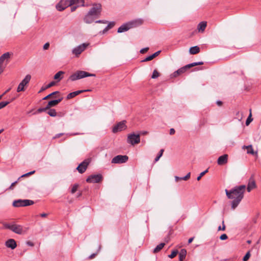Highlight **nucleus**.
Listing matches in <instances>:
<instances>
[{"label":"nucleus","mask_w":261,"mask_h":261,"mask_svg":"<svg viewBox=\"0 0 261 261\" xmlns=\"http://www.w3.org/2000/svg\"><path fill=\"white\" fill-rule=\"evenodd\" d=\"M246 187L245 185L236 186L230 190H225L227 197L229 199H233L231 202V208L235 209L244 197Z\"/></svg>","instance_id":"obj_1"},{"label":"nucleus","mask_w":261,"mask_h":261,"mask_svg":"<svg viewBox=\"0 0 261 261\" xmlns=\"http://www.w3.org/2000/svg\"><path fill=\"white\" fill-rule=\"evenodd\" d=\"M143 20L142 19H137L128 21L121 25L117 30L119 33H123L128 31V30L139 27L143 24Z\"/></svg>","instance_id":"obj_2"},{"label":"nucleus","mask_w":261,"mask_h":261,"mask_svg":"<svg viewBox=\"0 0 261 261\" xmlns=\"http://www.w3.org/2000/svg\"><path fill=\"white\" fill-rule=\"evenodd\" d=\"M95 74L90 73L84 71H77L74 73L71 74L69 77V80L71 81H74L88 76H95Z\"/></svg>","instance_id":"obj_3"},{"label":"nucleus","mask_w":261,"mask_h":261,"mask_svg":"<svg viewBox=\"0 0 261 261\" xmlns=\"http://www.w3.org/2000/svg\"><path fill=\"white\" fill-rule=\"evenodd\" d=\"M11 54L9 52L4 54L0 57V74H1L6 68L10 58Z\"/></svg>","instance_id":"obj_4"},{"label":"nucleus","mask_w":261,"mask_h":261,"mask_svg":"<svg viewBox=\"0 0 261 261\" xmlns=\"http://www.w3.org/2000/svg\"><path fill=\"white\" fill-rule=\"evenodd\" d=\"M4 227L17 234H21L25 232L23 227L19 225L5 224Z\"/></svg>","instance_id":"obj_5"},{"label":"nucleus","mask_w":261,"mask_h":261,"mask_svg":"<svg viewBox=\"0 0 261 261\" xmlns=\"http://www.w3.org/2000/svg\"><path fill=\"white\" fill-rule=\"evenodd\" d=\"M34 203V202L31 200L19 199V200L14 201L13 202V205L14 207L26 206L32 205Z\"/></svg>","instance_id":"obj_6"},{"label":"nucleus","mask_w":261,"mask_h":261,"mask_svg":"<svg viewBox=\"0 0 261 261\" xmlns=\"http://www.w3.org/2000/svg\"><path fill=\"white\" fill-rule=\"evenodd\" d=\"M127 142L133 145L138 144L140 142V135H136L134 133L129 134L127 136Z\"/></svg>","instance_id":"obj_7"},{"label":"nucleus","mask_w":261,"mask_h":261,"mask_svg":"<svg viewBox=\"0 0 261 261\" xmlns=\"http://www.w3.org/2000/svg\"><path fill=\"white\" fill-rule=\"evenodd\" d=\"M71 5L72 4L71 0H61L56 5V8L58 11H62Z\"/></svg>","instance_id":"obj_8"},{"label":"nucleus","mask_w":261,"mask_h":261,"mask_svg":"<svg viewBox=\"0 0 261 261\" xmlns=\"http://www.w3.org/2000/svg\"><path fill=\"white\" fill-rule=\"evenodd\" d=\"M101 12V5L100 4H94L92 5V7L89 11L91 14L94 15L97 18L100 15Z\"/></svg>","instance_id":"obj_9"},{"label":"nucleus","mask_w":261,"mask_h":261,"mask_svg":"<svg viewBox=\"0 0 261 261\" xmlns=\"http://www.w3.org/2000/svg\"><path fill=\"white\" fill-rule=\"evenodd\" d=\"M88 45V43H83L74 48L72 50V53L76 57H78L83 51L86 49Z\"/></svg>","instance_id":"obj_10"},{"label":"nucleus","mask_w":261,"mask_h":261,"mask_svg":"<svg viewBox=\"0 0 261 261\" xmlns=\"http://www.w3.org/2000/svg\"><path fill=\"white\" fill-rule=\"evenodd\" d=\"M128 159V157L126 155H118L113 158L111 163L113 164H122L126 163Z\"/></svg>","instance_id":"obj_11"},{"label":"nucleus","mask_w":261,"mask_h":261,"mask_svg":"<svg viewBox=\"0 0 261 261\" xmlns=\"http://www.w3.org/2000/svg\"><path fill=\"white\" fill-rule=\"evenodd\" d=\"M31 79V76L30 74L27 75L19 84L17 89V92H19L20 91H24V87L29 83Z\"/></svg>","instance_id":"obj_12"},{"label":"nucleus","mask_w":261,"mask_h":261,"mask_svg":"<svg viewBox=\"0 0 261 261\" xmlns=\"http://www.w3.org/2000/svg\"><path fill=\"white\" fill-rule=\"evenodd\" d=\"M125 123V121H122L114 125L112 129L113 133H116L118 132L125 130L127 128V126L126 125Z\"/></svg>","instance_id":"obj_13"},{"label":"nucleus","mask_w":261,"mask_h":261,"mask_svg":"<svg viewBox=\"0 0 261 261\" xmlns=\"http://www.w3.org/2000/svg\"><path fill=\"white\" fill-rule=\"evenodd\" d=\"M102 177L100 174H93L90 175L86 179L89 183H98L102 180Z\"/></svg>","instance_id":"obj_14"},{"label":"nucleus","mask_w":261,"mask_h":261,"mask_svg":"<svg viewBox=\"0 0 261 261\" xmlns=\"http://www.w3.org/2000/svg\"><path fill=\"white\" fill-rule=\"evenodd\" d=\"M88 165L89 162L85 160L77 166L76 170L79 171V173H83L86 170Z\"/></svg>","instance_id":"obj_15"},{"label":"nucleus","mask_w":261,"mask_h":261,"mask_svg":"<svg viewBox=\"0 0 261 261\" xmlns=\"http://www.w3.org/2000/svg\"><path fill=\"white\" fill-rule=\"evenodd\" d=\"M96 18H97L96 16L88 12L84 17V21L86 23H91L94 22Z\"/></svg>","instance_id":"obj_16"},{"label":"nucleus","mask_w":261,"mask_h":261,"mask_svg":"<svg viewBox=\"0 0 261 261\" xmlns=\"http://www.w3.org/2000/svg\"><path fill=\"white\" fill-rule=\"evenodd\" d=\"M256 188V183L253 176L252 175L249 179L247 190L248 192H250L252 190Z\"/></svg>","instance_id":"obj_17"},{"label":"nucleus","mask_w":261,"mask_h":261,"mask_svg":"<svg viewBox=\"0 0 261 261\" xmlns=\"http://www.w3.org/2000/svg\"><path fill=\"white\" fill-rule=\"evenodd\" d=\"M191 67H190V65L189 64H188L179 69H178L177 70H176V71H175L173 74H172V76L174 77H177V76H178L179 75L182 74V73H185L188 69L190 68Z\"/></svg>","instance_id":"obj_18"},{"label":"nucleus","mask_w":261,"mask_h":261,"mask_svg":"<svg viewBox=\"0 0 261 261\" xmlns=\"http://www.w3.org/2000/svg\"><path fill=\"white\" fill-rule=\"evenodd\" d=\"M228 155L227 154L219 156L217 160V164L220 166L226 164L228 162Z\"/></svg>","instance_id":"obj_19"},{"label":"nucleus","mask_w":261,"mask_h":261,"mask_svg":"<svg viewBox=\"0 0 261 261\" xmlns=\"http://www.w3.org/2000/svg\"><path fill=\"white\" fill-rule=\"evenodd\" d=\"M5 244L8 248H10L11 249H14L17 246L15 241L12 239H9L7 241Z\"/></svg>","instance_id":"obj_20"},{"label":"nucleus","mask_w":261,"mask_h":261,"mask_svg":"<svg viewBox=\"0 0 261 261\" xmlns=\"http://www.w3.org/2000/svg\"><path fill=\"white\" fill-rule=\"evenodd\" d=\"M89 91V90H79V91H74V92H71V93H70L69 94H68L67 95V99L72 98L74 97L75 96H76V95H79V94L82 93L83 92Z\"/></svg>","instance_id":"obj_21"},{"label":"nucleus","mask_w":261,"mask_h":261,"mask_svg":"<svg viewBox=\"0 0 261 261\" xmlns=\"http://www.w3.org/2000/svg\"><path fill=\"white\" fill-rule=\"evenodd\" d=\"M35 172V171H31L30 172H28L27 173H25L24 174H23L22 175H21L20 177L18 178V180L13 183H12L11 185L10 186V187L8 189L9 190H12L13 188V187L17 183L18 180L21 178V177H25V176H27L28 175H32L33 174H34V173Z\"/></svg>","instance_id":"obj_22"},{"label":"nucleus","mask_w":261,"mask_h":261,"mask_svg":"<svg viewBox=\"0 0 261 261\" xmlns=\"http://www.w3.org/2000/svg\"><path fill=\"white\" fill-rule=\"evenodd\" d=\"M243 148H246L247 149V153L248 154H251L252 155H257V151H254L252 146L251 145L248 146H244L243 147Z\"/></svg>","instance_id":"obj_23"},{"label":"nucleus","mask_w":261,"mask_h":261,"mask_svg":"<svg viewBox=\"0 0 261 261\" xmlns=\"http://www.w3.org/2000/svg\"><path fill=\"white\" fill-rule=\"evenodd\" d=\"M72 5H76L77 7L88 6V5L84 4V0H71Z\"/></svg>","instance_id":"obj_24"},{"label":"nucleus","mask_w":261,"mask_h":261,"mask_svg":"<svg viewBox=\"0 0 261 261\" xmlns=\"http://www.w3.org/2000/svg\"><path fill=\"white\" fill-rule=\"evenodd\" d=\"M200 51V48L198 46H193L190 48L189 53L191 55H195L199 53Z\"/></svg>","instance_id":"obj_25"},{"label":"nucleus","mask_w":261,"mask_h":261,"mask_svg":"<svg viewBox=\"0 0 261 261\" xmlns=\"http://www.w3.org/2000/svg\"><path fill=\"white\" fill-rule=\"evenodd\" d=\"M206 27V22L205 21H202L198 24V25L197 26V29L199 32H202L205 29Z\"/></svg>","instance_id":"obj_26"},{"label":"nucleus","mask_w":261,"mask_h":261,"mask_svg":"<svg viewBox=\"0 0 261 261\" xmlns=\"http://www.w3.org/2000/svg\"><path fill=\"white\" fill-rule=\"evenodd\" d=\"M64 72L62 71H60L58 72L54 76V79L56 80H57V82H59L62 79L61 75H63Z\"/></svg>","instance_id":"obj_27"},{"label":"nucleus","mask_w":261,"mask_h":261,"mask_svg":"<svg viewBox=\"0 0 261 261\" xmlns=\"http://www.w3.org/2000/svg\"><path fill=\"white\" fill-rule=\"evenodd\" d=\"M56 84V82H54V81H52L50 83H49L47 85L44 86V87H42L40 90L39 91V93L45 90L46 89H48V88H49L53 86H54Z\"/></svg>","instance_id":"obj_28"},{"label":"nucleus","mask_w":261,"mask_h":261,"mask_svg":"<svg viewBox=\"0 0 261 261\" xmlns=\"http://www.w3.org/2000/svg\"><path fill=\"white\" fill-rule=\"evenodd\" d=\"M187 254V251L185 249H181L180 252L179 253V260L180 261L183 260V259L185 258Z\"/></svg>","instance_id":"obj_29"},{"label":"nucleus","mask_w":261,"mask_h":261,"mask_svg":"<svg viewBox=\"0 0 261 261\" xmlns=\"http://www.w3.org/2000/svg\"><path fill=\"white\" fill-rule=\"evenodd\" d=\"M165 245V244L164 243H160L153 249V252L154 253L159 252L164 247Z\"/></svg>","instance_id":"obj_30"},{"label":"nucleus","mask_w":261,"mask_h":261,"mask_svg":"<svg viewBox=\"0 0 261 261\" xmlns=\"http://www.w3.org/2000/svg\"><path fill=\"white\" fill-rule=\"evenodd\" d=\"M63 99V98H59L58 99L53 100L49 101V106H51V107H54L58 105L59 102H60Z\"/></svg>","instance_id":"obj_31"},{"label":"nucleus","mask_w":261,"mask_h":261,"mask_svg":"<svg viewBox=\"0 0 261 261\" xmlns=\"http://www.w3.org/2000/svg\"><path fill=\"white\" fill-rule=\"evenodd\" d=\"M47 114L51 117H55L57 116V112L55 109H49L47 112Z\"/></svg>","instance_id":"obj_32"},{"label":"nucleus","mask_w":261,"mask_h":261,"mask_svg":"<svg viewBox=\"0 0 261 261\" xmlns=\"http://www.w3.org/2000/svg\"><path fill=\"white\" fill-rule=\"evenodd\" d=\"M164 151V150L163 149H162L160 150L159 153L156 156V157L155 158V160H154L155 162H156L157 161H158L159 160L160 158L162 156Z\"/></svg>","instance_id":"obj_33"},{"label":"nucleus","mask_w":261,"mask_h":261,"mask_svg":"<svg viewBox=\"0 0 261 261\" xmlns=\"http://www.w3.org/2000/svg\"><path fill=\"white\" fill-rule=\"evenodd\" d=\"M159 76H160L159 72L156 69L154 70L153 71L152 76H151V78L154 79L158 77Z\"/></svg>","instance_id":"obj_34"},{"label":"nucleus","mask_w":261,"mask_h":261,"mask_svg":"<svg viewBox=\"0 0 261 261\" xmlns=\"http://www.w3.org/2000/svg\"><path fill=\"white\" fill-rule=\"evenodd\" d=\"M178 253V251L177 250H173L171 253L168 255V257L171 258H174Z\"/></svg>","instance_id":"obj_35"},{"label":"nucleus","mask_w":261,"mask_h":261,"mask_svg":"<svg viewBox=\"0 0 261 261\" xmlns=\"http://www.w3.org/2000/svg\"><path fill=\"white\" fill-rule=\"evenodd\" d=\"M59 91H55V92H54L49 94H48V95H47L46 96L44 97L43 99V100H46V99H47L48 98H49V97H50L51 96H53L54 95H55L57 93H59Z\"/></svg>","instance_id":"obj_36"},{"label":"nucleus","mask_w":261,"mask_h":261,"mask_svg":"<svg viewBox=\"0 0 261 261\" xmlns=\"http://www.w3.org/2000/svg\"><path fill=\"white\" fill-rule=\"evenodd\" d=\"M10 102V101H2L0 102V109L4 108L8 105Z\"/></svg>","instance_id":"obj_37"},{"label":"nucleus","mask_w":261,"mask_h":261,"mask_svg":"<svg viewBox=\"0 0 261 261\" xmlns=\"http://www.w3.org/2000/svg\"><path fill=\"white\" fill-rule=\"evenodd\" d=\"M208 172V169L204 171L203 172H202L200 175L197 177V180H200L201 178L206 173Z\"/></svg>","instance_id":"obj_38"},{"label":"nucleus","mask_w":261,"mask_h":261,"mask_svg":"<svg viewBox=\"0 0 261 261\" xmlns=\"http://www.w3.org/2000/svg\"><path fill=\"white\" fill-rule=\"evenodd\" d=\"M203 63L202 62H194L191 64H189L190 67L191 68L196 65H202Z\"/></svg>","instance_id":"obj_39"},{"label":"nucleus","mask_w":261,"mask_h":261,"mask_svg":"<svg viewBox=\"0 0 261 261\" xmlns=\"http://www.w3.org/2000/svg\"><path fill=\"white\" fill-rule=\"evenodd\" d=\"M250 257V252L248 251L246 254V255L244 256V257L243 258V261H247V260H248Z\"/></svg>","instance_id":"obj_40"},{"label":"nucleus","mask_w":261,"mask_h":261,"mask_svg":"<svg viewBox=\"0 0 261 261\" xmlns=\"http://www.w3.org/2000/svg\"><path fill=\"white\" fill-rule=\"evenodd\" d=\"M78 186L79 185L77 184H75L73 186L71 191L72 194L74 193L77 191Z\"/></svg>","instance_id":"obj_41"},{"label":"nucleus","mask_w":261,"mask_h":261,"mask_svg":"<svg viewBox=\"0 0 261 261\" xmlns=\"http://www.w3.org/2000/svg\"><path fill=\"white\" fill-rule=\"evenodd\" d=\"M190 176H191V173L189 172L186 176H185L184 177H182L180 178V179H182V180H188V179L190 178Z\"/></svg>","instance_id":"obj_42"},{"label":"nucleus","mask_w":261,"mask_h":261,"mask_svg":"<svg viewBox=\"0 0 261 261\" xmlns=\"http://www.w3.org/2000/svg\"><path fill=\"white\" fill-rule=\"evenodd\" d=\"M251 117V114L250 113L249 117H248V118L247 119V120L246 121V125H248L250 124V123L252 121V119Z\"/></svg>","instance_id":"obj_43"},{"label":"nucleus","mask_w":261,"mask_h":261,"mask_svg":"<svg viewBox=\"0 0 261 261\" xmlns=\"http://www.w3.org/2000/svg\"><path fill=\"white\" fill-rule=\"evenodd\" d=\"M225 228H226V227H225V225L224 224V221H222V226H219V227H218V230L219 231H220V230L224 231V230H225Z\"/></svg>","instance_id":"obj_44"},{"label":"nucleus","mask_w":261,"mask_h":261,"mask_svg":"<svg viewBox=\"0 0 261 261\" xmlns=\"http://www.w3.org/2000/svg\"><path fill=\"white\" fill-rule=\"evenodd\" d=\"M110 29H111V27H110V25H108L102 31L100 32V33L101 34H105Z\"/></svg>","instance_id":"obj_45"},{"label":"nucleus","mask_w":261,"mask_h":261,"mask_svg":"<svg viewBox=\"0 0 261 261\" xmlns=\"http://www.w3.org/2000/svg\"><path fill=\"white\" fill-rule=\"evenodd\" d=\"M152 58L151 57V56H149L146 58H145L144 60H142L141 62H147V61H151V60H152Z\"/></svg>","instance_id":"obj_46"},{"label":"nucleus","mask_w":261,"mask_h":261,"mask_svg":"<svg viewBox=\"0 0 261 261\" xmlns=\"http://www.w3.org/2000/svg\"><path fill=\"white\" fill-rule=\"evenodd\" d=\"M227 238H228L226 234H225V233H224V234H222V235L220 237V240H226Z\"/></svg>","instance_id":"obj_47"},{"label":"nucleus","mask_w":261,"mask_h":261,"mask_svg":"<svg viewBox=\"0 0 261 261\" xmlns=\"http://www.w3.org/2000/svg\"><path fill=\"white\" fill-rule=\"evenodd\" d=\"M149 49L148 47H145L144 48H142L140 50V52L141 54H144L145 53L147 52Z\"/></svg>","instance_id":"obj_48"},{"label":"nucleus","mask_w":261,"mask_h":261,"mask_svg":"<svg viewBox=\"0 0 261 261\" xmlns=\"http://www.w3.org/2000/svg\"><path fill=\"white\" fill-rule=\"evenodd\" d=\"M160 53H161L160 50L155 52V53H154L153 54L151 55V57L152 58V59H154V58L157 57L160 54Z\"/></svg>","instance_id":"obj_49"},{"label":"nucleus","mask_w":261,"mask_h":261,"mask_svg":"<svg viewBox=\"0 0 261 261\" xmlns=\"http://www.w3.org/2000/svg\"><path fill=\"white\" fill-rule=\"evenodd\" d=\"M49 47V43L48 42H47L45 43L43 45V48L44 50L47 49Z\"/></svg>","instance_id":"obj_50"},{"label":"nucleus","mask_w":261,"mask_h":261,"mask_svg":"<svg viewBox=\"0 0 261 261\" xmlns=\"http://www.w3.org/2000/svg\"><path fill=\"white\" fill-rule=\"evenodd\" d=\"M37 111L39 113H41V112H45L46 111H45L44 108H41L38 109Z\"/></svg>","instance_id":"obj_51"},{"label":"nucleus","mask_w":261,"mask_h":261,"mask_svg":"<svg viewBox=\"0 0 261 261\" xmlns=\"http://www.w3.org/2000/svg\"><path fill=\"white\" fill-rule=\"evenodd\" d=\"M63 135V133H60L56 135V136L54 137V139L58 138L60 137L61 136Z\"/></svg>","instance_id":"obj_52"},{"label":"nucleus","mask_w":261,"mask_h":261,"mask_svg":"<svg viewBox=\"0 0 261 261\" xmlns=\"http://www.w3.org/2000/svg\"><path fill=\"white\" fill-rule=\"evenodd\" d=\"M96 253H93L92 254H91V255H90L89 257H88V258L89 259H92L94 257H95V256H96Z\"/></svg>","instance_id":"obj_53"},{"label":"nucleus","mask_w":261,"mask_h":261,"mask_svg":"<svg viewBox=\"0 0 261 261\" xmlns=\"http://www.w3.org/2000/svg\"><path fill=\"white\" fill-rule=\"evenodd\" d=\"M27 244L28 245V246H34V243L31 241H28L27 242Z\"/></svg>","instance_id":"obj_54"},{"label":"nucleus","mask_w":261,"mask_h":261,"mask_svg":"<svg viewBox=\"0 0 261 261\" xmlns=\"http://www.w3.org/2000/svg\"><path fill=\"white\" fill-rule=\"evenodd\" d=\"M96 23H107V21H104V20H97V21H95Z\"/></svg>","instance_id":"obj_55"},{"label":"nucleus","mask_w":261,"mask_h":261,"mask_svg":"<svg viewBox=\"0 0 261 261\" xmlns=\"http://www.w3.org/2000/svg\"><path fill=\"white\" fill-rule=\"evenodd\" d=\"M175 130H174V128H171V129H170V135H173V134H175Z\"/></svg>","instance_id":"obj_56"},{"label":"nucleus","mask_w":261,"mask_h":261,"mask_svg":"<svg viewBox=\"0 0 261 261\" xmlns=\"http://www.w3.org/2000/svg\"><path fill=\"white\" fill-rule=\"evenodd\" d=\"M51 106H49V102H48L47 106L44 108L45 111L47 110H49L50 109V108H51Z\"/></svg>","instance_id":"obj_57"},{"label":"nucleus","mask_w":261,"mask_h":261,"mask_svg":"<svg viewBox=\"0 0 261 261\" xmlns=\"http://www.w3.org/2000/svg\"><path fill=\"white\" fill-rule=\"evenodd\" d=\"M77 7V6H73L71 8V11L72 12L74 11L75 10V9H76V8Z\"/></svg>","instance_id":"obj_58"},{"label":"nucleus","mask_w":261,"mask_h":261,"mask_svg":"<svg viewBox=\"0 0 261 261\" xmlns=\"http://www.w3.org/2000/svg\"><path fill=\"white\" fill-rule=\"evenodd\" d=\"M194 240V238H191L189 239L188 240V243L189 244H190L192 241L193 240Z\"/></svg>","instance_id":"obj_59"},{"label":"nucleus","mask_w":261,"mask_h":261,"mask_svg":"<svg viewBox=\"0 0 261 261\" xmlns=\"http://www.w3.org/2000/svg\"><path fill=\"white\" fill-rule=\"evenodd\" d=\"M217 104L219 106H221V105H222V101H217Z\"/></svg>","instance_id":"obj_60"},{"label":"nucleus","mask_w":261,"mask_h":261,"mask_svg":"<svg viewBox=\"0 0 261 261\" xmlns=\"http://www.w3.org/2000/svg\"><path fill=\"white\" fill-rule=\"evenodd\" d=\"M180 177H178L177 176H175V179L176 181H178L179 180H181L180 179Z\"/></svg>","instance_id":"obj_61"},{"label":"nucleus","mask_w":261,"mask_h":261,"mask_svg":"<svg viewBox=\"0 0 261 261\" xmlns=\"http://www.w3.org/2000/svg\"><path fill=\"white\" fill-rule=\"evenodd\" d=\"M140 134L142 135H146L148 134V132L147 131H143V132H141Z\"/></svg>","instance_id":"obj_62"},{"label":"nucleus","mask_w":261,"mask_h":261,"mask_svg":"<svg viewBox=\"0 0 261 261\" xmlns=\"http://www.w3.org/2000/svg\"><path fill=\"white\" fill-rule=\"evenodd\" d=\"M47 215V214H45V213H43V214H41V216L42 217H45Z\"/></svg>","instance_id":"obj_63"},{"label":"nucleus","mask_w":261,"mask_h":261,"mask_svg":"<svg viewBox=\"0 0 261 261\" xmlns=\"http://www.w3.org/2000/svg\"><path fill=\"white\" fill-rule=\"evenodd\" d=\"M114 23L111 22L108 25H110V27H111V28H112L114 26Z\"/></svg>","instance_id":"obj_64"}]
</instances>
